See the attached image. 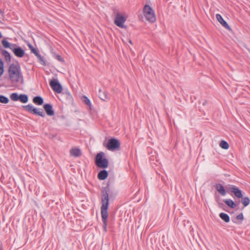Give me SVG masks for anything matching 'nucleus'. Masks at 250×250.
Listing matches in <instances>:
<instances>
[{
  "mask_svg": "<svg viewBox=\"0 0 250 250\" xmlns=\"http://www.w3.org/2000/svg\"><path fill=\"white\" fill-rule=\"evenodd\" d=\"M241 199V203L244 207H247L250 204V199L248 197H243V198Z\"/></svg>",
  "mask_w": 250,
  "mask_h": 250,
  "instance_id": "obj_24",
  "label": "nucleus"
},
{
  "mask_svg": "<svg viewBox=\"0 0 250 250\" xmlns=\"http://www.w3.org/2000/svg\"><path fill=\"white\" fill-rule=\"evenodd\" d=\"M229 191L231 192H233L235 196L238 198H242L243 194L242 191L238 188L236 187L235 186H231L230 188Z\"/></svg>",
  "mask_w": 250,
  "mask_h": 250,
  "instance_id": "obj_13",
  "label": "nucleus"
},
{
  "mask_svg": "<svg viewBox=\"0 0 250 250\" xmlns=\"http://www.w3.org/2000/svg\"><path fill=\"white\" fill-rule=\"evenodd\" d=\"M143 12L146 19L151 22H154L156 21V17L154 10L147 4L145 5Z\"/></svg>",
  "mask_w": 250,
  "mask_h": 250,
  "instance_id": "obj_3",
  "label": "nucleus"
},
{
  "mask_svg": "<svg viewBox=\"0 0 250 250\" xmlns=\"http://www.w3.org/2000/svg\"><path fill=\"white\" fill-rule=\"evenodd\" d=\"M83 101L86 104L88 105L89 107L91 106V104L90 100L86 96H83Z\"/></svg>",
  "mask_w": 250,
  "mask_h": 250,
  "instance_id": "obj_27",
  "label": "nucleus"
},
{
  "mask_svg": "<svg viewBox=\"0 0 250 250\" xmlns=\"http://www.w3.org/2000/svg\"><path fill=\"white\" fill-rule=\"evenodd\" d=\"M207 103H208L207 101L205 100L204 102L203 103V105H206L207 104Z\"/></svg>",
  "mask_w": 250,
  "mask_h": 250,
  "instance_id": "obj_31",
  "label": "nucleus"
},
{
  "mask_svg": "<svg viewBox=\"0 0 250 250\" xmlns=\"http://www.w3.org/2000/svg\"><path fill=\"white\" fill-rule=\"evenodd\" d=\"M22 107L28 112L33 114L38 115L42 117H44L45 116L42 109H38L37 108L34 107L31 104H29L26 105H22Z\"/></svg>",
  "mask_w": 250,
  "mask_h": 250,
  "instance_id": "obj_5",
  "label": "nucleus"
},
{
  "mask_svg": "<svg viewBox=\"0 0 250 250\" xmlns=\"http://www.w3.org/2000/svg\"><path fill=\"white\" fill-rule=\"evenodd\" d=\"M220 146L224 149H227L229 148V145L227 142L222 140L219 144Z\"/></svg>",
  "mask_w": 250,
  "mask_h": 250,
  "instance_id": "obj_25",
  "label": "nucleus"
},
{
  "mask_svg": "<svg viewBox=\"0 0 250 250\" xmlns=\"http://www.w3.org/2000/svg\"><path fill=\"white\" fill-rule=\"evenodd\" d=\"M0 13H1V10L0 9Z\"/></svg>",
  "mask_w": 250,
  "mask_h": 250,
  "instance_id": "obj_34",
  "label": "nucleus"
},
{
  "mask_svg": "<svg viewBox=\"0 0 250 250\" xmlns=\"http://www.w3.org/2000/svg\"><path fill=\"white\" fill-rule=\"evenodd\" d=\"M43 108L47 115L53 116L54 114V111L52 105L50 104H45L43 105Z\"/></svg>",
  "mask_w": 250,
  "mask_h": 250,
  "instance_id": "obj_14",
  "label": "nucleus"
},
{
  "mask_svg": "<svg viewBox=\"0 0 250 250\" xmlns=\"http://www.w3.org/2000/svg\"><path fill=\"white\" fill-rule=\"evenodd\" d=\"M214 187L221 195L225 196L226 195V190L222 184L219 183L216 184Z\"/></svg>",
  "mask_w": 250,
  "mask_h": 250,
  "instance_id": "obj_17",
  "label": "nucleus"
},
{
  "mask_svg": "<svg viewBox=\"0 0 250 250\" xmlns=\"http://www.w3.org/2000/svg\"><path fill=\"white\" fill-rule=\"evenodd\" d=\"M11 51L16 56L19 58L22 57L25 53L24 50L20 46H18L16 44H15V46L13 47Z\"/></svg>",
  "mask_w": 250,
  "mask_h": 250,
  "instance_id": "obj_11",
  "label": "nucleus"
},
{
  "mask_svg": "<svg viewBox=\"0 0 250 250\" xmlns=\"http://www.w3.org/2000/svg\"><path fill=\"white\" fill-rule=\"evenodd\" d=\"M104 153L101 152L98 153L95 158V164L99 167L105 168L108 167V161L106 158H103Z\"/></svg>",
  "mask_w": 250,
  "mask_h": 250,
  "instance_id": "obj_4",
  "label": "nucleus"
},
{
  "mask_svg": "<svg viewBox=\"0 0 250 250\" xmlns=\"http://www.w3.org/2000/svg\"><path fill=\"white\" fill-rule=\"evenodd\" d=\"M108 175V171L105 169L101 170L98 174V178L101 180H105Z\"/></svg>",
  "mask_w": 250,
  "mask_h": 250,
  "instance_id": "obj_18",
  "label": "nucleus"
},
{
  "mask_svg": "<svg viewBox=\"0 0 250 250\" xmlns=\"http://www.w3.org/2000/svg\"><path fill=\"white\" fill-rule=\"evenodd\" d=\"M216 18L217 21L220 23V24H221V25L223 27H224L225 28H226L227 29H228L229 31L231 30V29L230 27V26L229 25L228 23L224 20V19L223 18V17H222V16L220 14H216Z\"/></svg>",
  "mask_w": 250,
  "mask_h": 250,
  "instance_id": "obj_12",
  "label": "nucleus"
},
{
  "mask_svg": "<svg viewBox=\"0 0 250 250\" xmlns=\"http://www.w3.org/2000/svg\"><path fill=\"white\" fill-rule=\"evenodd\" d=\"M126 19L125 17L122 16L119 13H117L115 16L114 19V23L117 26L121 28H124V23L125 22Z\"/></svg>",
  "mask_w": 250,
  "mask_h": 250,
  "instance_id": "obj_8",
  "label": "nucleus"
},
{
  "mask_svg": "<svg viewBox=\"0 0 250 250\" xmlns=\"http://www.w3.org/2000/svg\"><path fill=\"white\" fill-rule=\"evenodd\" d=\"M129 42L131 44H132V42L130 40H129Z\"/></svg>",
  "mask_w": 250,
  "mask_h": 250,
  "instance_id": "obj_33",
  "label": "nucleus"
},
{
  "mask_svg": "<svg viewBox=\"0 0 250 250\" xmlns=\"http://www.w3.org/2000/svg\"><path fill=\"white\" fill-rule=\"evenodd\" d=\"M9 101V99L2 95H0V103L2 104H7Z\"/></svg>",
  "mask_w": 250,
  "mask_h": 250,
  "instance_id": "obj_26",
  "label": "nucleus"
},
{
  "mask_svg": "<svg viewBox=\"0 0 250 250\" xmlns=\"http://www.w3.org/2000/svg\"><path fill=\"white\" fill-rule=\"evenodd\" d=\"M54 58L61 62H64V59L59 54H54Z\"/></svg>",
  "mask_w": 250,
  "mask_h": 250,
  "instance_id": "obj_28",
  "label": "nucleus"
},
{
  "mask_svg": "<svg viewBox=\"0 0 250 250\" xmlns=\"http://www.w3.org/2000/svg\"><path fill=\"white\" fill-rule=\"evenodd\" d=\"M10 98L13 101H20L22 103H26L28 101V96L25 94H21L19 95L17 93H13Z\"/></svg>",
  "mask_w": 250,
  "mask_h": 250,
  "instance_id": "obj_7",
  "label": "nucleus"
},
{
  "mask_svg": "<svg viewBox=\"0 0 250 250\" xmlns=\"http://www.w3.org/2000/svg\"><path fill=\"white\" fill-rule=\"evenodd\" d=\"M1 53L3 56H4L6 61H10L11 56L10 53L5 50H2Z\"/></svg>",
  "mask_w": 250,
  "mask_h": 250,
  "instance_id": "obj_23",
  "label": "nucleus"
},
{
  "mask_svg": "<svg viewBox=\"0 0 250 250\" xmlns=\"http://www.w3.org/2000/svg\"><path fill=\"white\" fill-rule=\"evenodd\" d=\"M4 72L3 62L1 59L0 58V77L3 74Z\"/></svg>",
  "mask_w": 250,
  "mask_h": 250,
  "instance_id": "obj_29",
  "label": "nucleus"
},
{
  "mask_svg": "<svg viewBox=\"0 0 250 250\" xmlns=\"http://www.w3.org/2000/svg\"><path fill=\"white\" fill-rule=\"evenodd\" d=\"M2 38V34L1 33V32H0V39Z\"/></svg>",
  "mask_w": 250,
  "mask_h": 250,
  "instance_id": "obj_32",
  "label": "nucleus"
},
{
  "mask_svg": "<svg viewBox=\"0 0 250 250\" xmlns=\"http://www.w3.org/2000/svg\"><path fill=\"white\" fill-rule=\"evenodd\" d=\"M98 94L99 98L104 101H106L109 99L107 93L105 90H103L101 88H99Z\"/></svg>",
  "mask_w": 250,
  "mask_h": 250,
  "instance_id": "obj_15",
  "label": "nucleus"
},
{
  "mask_svg": "<svg viewBox=\"0 0 250 250\" xmlns=\"http://www.w3.org/2000/svg\"><path fill=\"white\" fill-rule=\"evenodd\" d=\"M219 217L226 223H228L230 221L229 216L227 213L223 212L220 213L219 214Z\"/></svg>",
  "mask_w": 250,
  "mask_h": 250,
  "instance_id": "obj_22",
  "label": "nucleus"
},
{
  "mask_svg": "<svg viewBox=\"0 0 250 250\" xmlns=\"http://www.w3.org/2000/svg\"><path fill=\"white\" fill-rule=\"evenodd\" d=\"M32 53H34L38 59L39 62L43 66L46 65V62L43 57L38 52V50L35 48L31 44L28 45Z\"/></svg>",
  "mask_w": 250,
  "mask_h": 250,
  "instance_id": "obj_10",
  "label": "nucleus"
},
{
  "mask_svg": "<svg viewBox=\"0 0 250 250\" xmlns=\"http://www.w3.org/2000/svg\"><path fill=\"white\" fill-rule=\"evenodd\" d=\"M8 75L9 80L13 83H18L23 80L21 69L18 63H12L9 65Z\"/></svg>",
  "mask_w": 250,
  "mask_h": 250,
  "instance_id": "obj_2",
  "label": "nucleus"
},
{
  "mask_svg": "<svg viewBox=\"0 0 250 250\" xmlns=\"http://www.w3.org/2000/svg\"><path fill=\"white\" fill-rule=\"evenodd\" d=\"M70 154L71 156L74 157H79L82 155L81 149L77 147L72 148L70 149Z\"/></svg>",
  "mask_w": 250,
  "mask_h": 250,
  "instance_id": "obj_16",
  "label": "nucleus"
},
{
  "mask_svg": "<svg viewBox=\"0 0 250 250\" xmlns=\"http://www.w3.org/2000/svg\"><path fill=\"white\" fill-rule=\"evenodd\" d=\"M236 218L238 220H243L244 216L242 213H240L236 216Z\"/></svg>",
  "mask_w": 250,
  "mask_h": 250,
  "instance_id": "obj_30",
  "label": "nucleus"
},
{
  "mask_svg": "<svg viewBox=\"0 0 250 250\" xmlns=\"http://www.w3.org/2000/svg\"><path fill=\"white\" fill-rule=\"evenodd\" d=\"M103 145L109 150H114L119 148L120 143L118 140L115 138H111L107 144L104 142Z\"/></svg>",
  "mask_w": 250,
  "mask_h": 250,
  "instance_id": "obj_6",
  "label": "nucleus"
},
{
  "mask_svg": "<svg viewBox=\"0 0 250 250\" xmlns=\"http://www.w3.org/2000/svg\"><path fill=\"white\" fill-rule=\"evenodd\" d=\"M109 184L103 188L102 190V206L101 207L102 220L103 224V229L105 232L107 231V219L108 218V208L109 206V195H111Z\"/></svg>",
  "mask_w": 250,
  "mask_h": 250,
  "instance_id": "obj_1",
  "label": "nucleus"
},
{
  "mask_svg": "<svg viewBox=\"0 0 250 250\" xmlns=\"http://www.w3.org/2000/svg\"><path fill=\"white\" fill-rule=\"evenodd\" d=\"M223 202L231 208L234 209L236 207L235 202L230 199H224Z\"/></svg>",
  "mask_w": 250,
  "mask_h": 250,
  "instance_id": "obj_19",
  "label": "nucleus"
},
{
  "mask_svg": "<svg viewBox=\"0 0 250 250\" xmlns=\"http://www.w3.org/2000/svg\"><path fill=\"white\" fill-rule=\"evenodd\" d=\"M50 85L54 91L57 93H61L62 90V87L61 83L56 79H53L50 82Z\"/></svg>",
  "mask_w": 250,
  "mask_h": 250,
  "instance_id": "obj_9",
  "label": "nucleus"
},
{
  "mask_svg": "<svg viewBox=\"0 0 250 250\" xmlns=\"http://www.w3.org/2000/svg\"><path fill=\"white\" fill-rule=\"evenodd\" d=\"M1 43L4 48H9L11 50L12 49L13 47L15 46V44L10 43L5 39L2 41Z\"/></svg>",
  "mask_w": 250,
  "mask_h": 250,
  "instance_id": "obj_20",
  "label": "nucleus"
},
{
  "mask_svg": "<svg viewBox=\"0 0 250 250\" xmlns=\"http://www.w3.org/2000/svg\"><path fill=\"white\" fill-rule=\"evenodd\" d=\"M33 102L37 105H41L43 104V99L42 97L38 96L33 98Z\"/></svg>",
  "mask_w": 250,
  "mask_h": 250,
  "instance_id": "obj_21",
  "label": "nucleus"
}]
</instances>
